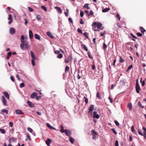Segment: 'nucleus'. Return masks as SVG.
Masks as SVG:
<instances>
[{
  "instance_id": "1",
  "label": "nucleus",
  "mask_w": 146,
  "mask_h": 146,
  "mask_svg": "<svg viewBox=\"0 0 146 146\" xmlns=\"http://www.w3.org/2000/svg\"><path fill=\"white\" fill-rule=\"evenodd\" d=\"M27 38L25 37L23 35L21 36V43L20 44V47L22 50L25 49L28 50L30 48L28 42L27 41Z\"/></svg>"
},
{
  "instance_id": "2",
  "label": "nucleus",
  "mask_w": 146,
  "mask_h": 146,
  "mask_svg": "<svg viewBox=\"0 0 146 146\" xmlns=\"http://www.w3.org/2000/svg\"><path fill=\"white\" fill-rule=\"evenodd\" d=\"M135 88L136 92L137 93H139V90H140L141 88L138 83V79H137L136 81Z\"/></svg>"
},
{
  "instance_id": "3",
  "label": "nucleus",
  "mask_w": 146,
  "mask_h": 146,
  "mask_svg": "<svg viewBox=\"0 0 146 146\" xmlns=\"http://www.w3.org/2000/svg\"><path fill=\"white\" fill-rule=\"evenodd\" d=\"M64 133H65L66 136L69 137H70L72 134V131L68 129H65Z\"/></svg>"
},
{
  "instance_id": "4",
  "label": "nucleus",
  "mask_w": 146,
  "mask_h": 146,
  "mask_svg": "<svg viewBox=\"0 0 146 146\" xmlns=\"http://www.w3.org/2000/svg\"><path fill=\"white\" fill-rule=\"evenodd\" d=\"M72 59V55L69 56L67 59H65L64 61L66 63H67L69 62L70 61L71 62Z\"/></svg>"
},
{
  "instance_id": "5",
  "label": "nucleus",
  "mask_w": 146,
  "mask_h": 146,
  "mask_svg": "<svg viewBox=\"0 0 146 146\" xmlns=\"http://www.w3.org/2000/svg\"><path fill=\"white\" fill-rule=\"evenodd\" d=\"M94 108V106L93 105H91L89 108V111H88V113L92 115V111Z\"/></svg>"
},
{
  "instance_id": "6",
  "label": "nucleus",
  "mask_w": 146,
  "mask_h": 146,
  "mask_svg": "<svg viewBox=\"0 0 146 146\" xmlns=\"http://www.w3.org/2000/svg\"><path fill=\"white\" fill-rule=\"evenodd\" d=\"M93 118H95L97 119H99L100 117V115L99 114H97V112L96 111H94L93 112Z\"/></svg>"
},
{
  "instance_id": "7",
  "label": "nucleus",
  "mask_w": 146,
  "mask_h": 146,
  "mask_svg": "<svg viewBox=\"0 0 146 146\" xmlns=\"http://www.w3.org/2000/svg\"><path fill=\"white\" fill-rule=\"evenodd\" d=\"M1 100L4 106H6L7 105V102L5 97L3 96L1 97Z\"/></svg>"
},
{
  "instance_id": "8",
  "label": "nucleus",
  "mask_w": 146,
  "mask_h": 146,
  "mask_svg": "<svg viewBox=\"0 0 146 146\" xmlns=\"http://www.w3.org/2000/svg\"><path fill=\"white\" fill-rule=\"evenodd\" d=\"M9 32L10 34L13 35L15 33V30L14 28L11 27L9 29Z\"/></svg>"
},
{
  "instance_id": "9",
  "label": "nucleus",
  "mask_w": 146,
  "mask_h": 146,
  "mask_svg": "<svg viewBox=\"0 0 146 146\" xmlns=\"http://www.w3.org/2000/svg\"><path fill=\"white\" fill-rule=\"evenodd\" d=\"M31 55L32 59V60H36V57H35L34 53L32 51H31Z\"/></svg>"
},
{
  "instance_id": "10",
  "label": "nucleus",
  "mask_w": 146,
  "mask_h": 146,
  "mask_svg": "<svg viewBox=\"0 0 146 146\" xmlns=\"http://www.w3.org/2000/svg\"><path fill=\"white\" fill-rule=\"evenodd\" d=\"M51 140L49 138H48L46 141V143L48 146H50V143L51 142Z\"/></svg>"
},
{
  "instance_id": "11",
  "label": "nucleus",
  "mask_w": 146,
  "mask_h": 146,
  "mask_svg": "<svg viewBox=\"0 0 146 146\" xmlns=\"http://www.w3.org/2000/svg\"><path fill=\"white\" fill-rule=\"evenodd\" d=\"M46 126H47V127L48 128H49V129H54V130H56V129L51 126V125H50L48 123H46Z\"/></svg>"
},
{
  "instance_id": "12",
  "label": "nucleus",
  "mask_w": 146,
  "mask_h": 146,
  "mask_svg": "<svg viewBox=\"0 0 146 146\" xmlns=\"http://www.w3.org/2000/svg\"><path fill=\"white\" fill-rule=\"evenodd\" d=\"M15 111L16 114H24L23 112L20 110H17Z\"/></svg>"
},
{
  "instance_id": "13",
  "label": "nucleus",
  "mask_w": 146,
  "mask_h": 146,
  "mask_svg": "<svg viewBox=\"0 0 146 146\" xmlns=\"http://www.w3.org/2000/svg\"><path fill=\"white\" fill-rule=\"evenodd\" d=\"M27 103L31 107L33 108L34 107V105L31 102L29 101H27Z\"/></svg>"
},
{
  "instance_id": "14",
  "label": "nucleus",
  "mask_w": 146,
  "mask_h": 146,
  "mask_svg": "<svg viewBox=\"0 0 146 146\" xmlns=\"http://www.w3.org/2000/svg\"><path fill=\"white\" fill-rule=\"evenodd\" d=\"M16 141V139L15 138H14V137H12L11 138H10L9 139V142L10 143H11V141H13V142H15Z\"/></svg>"
},
{
  "instance_id": "15",
  "label": "nucleus",
  "mask_w": 146,
  "mask_h": 146,
  "mask_svg": "<svg viewBox=\"0 0 146 146\" xmlns=\"http://www.w3.org/2000/svg\"><path fill=\"white\" fill-rule=\"evenodd\" d=\"M3 93L5 95V96L8 99H9V94L6 92H3Z\"/></svg>"
},
{
  "instance_id": "16",
  "label": "nucleus",
  "mask_w": 146,
  "mask_h": 146,
  "mask_svg": "<svg viewBox=\"0 0 146 146\" xmlns=\"http://www.w3.org/2000/svg\"><path fill=\"white\" fill-rule=\"evenodd\" d=\"M29 37L30 39H32L33 37V35L32 31L31 30H29Z\"/></svg>"
},
{
  "instance_id": "17",
  "label": "nucleus",
  "mask_w": 146,
  "mask_h": 146,
  "mask_svg": "<svg viewBox=\"0 0 146 146\" xmlns=\"http://www.w3.org/2000/svg\"><path fill=\"white\" fill-rule=\"evenodd\" d=\"M46 34L49 37L52 39L53 38H54V36L51 35V33L49 31L47 32L46 33Z\"/></svg>"
},
{
  "instance_id": "18",
  "label": "nucleus",
  "mask_w": 146,
  "mask_h": 146,
  "mask_svg": "<svg viewBox=\"0 0 146 146\" xmlns=\"http://www.w3.org/2000/svg\"><path fill=\"white\" fill-rule=\"evenodd\" d=\"M35 38L36 39H37L38 40H40L41 39V37L40 36L37 34H35Z\"/></svg>"
},
{
  "instance_id": "19",
  "label": "nucleus",
  "mask_w": 146,
  "mask_h": 146,
  "mask_svg": "<svg viewBox=\"0 0 146 146\" xmlns=\"http://www.w3.org/2000/svg\"><path fill=\"white\" fill-rule=\"evenodd\" d=\"M36 95L37 93L36 92H33L31 95V97L32 98H34L36 96Z\"/></svg>"
},
{
  "instance_id": "20",
  "label": "nucleus",
  "mask_w": 146,
  "mask_h": 146,
  "mask_svg": "<svg viewBox=\"0 0 146 146\" xmlns=\"http://www.w3.org/2000/svg\"><path fill=\"white\" fill-rule=\"evenodd\" d=\"M36 18L37 20L38 21H41L42 20V18L41 16L40 15H37L36 16Z\"/></svg>"
},
{
  "instance_id": "21",
  "label": "nucleus",
  "mask_w": 146,
  "mask_h": 146,
  "mask_svg": "<svg viewBox=\"0 0 146 146\" xmlns=\"http://www.w3.org/2000/svg\"><path fill=\"white\" fill-rule=\"evenodd\" d=\"M69 141L72 144H73L74 142V139L70 136L69 137Z\"/></svg>"
},
{
  "instance_id": "22",
  "label": "nucleus",
  "mask_w": 146,
  "mask_h": 146,
  "mask_svg": "<svg viewBox=\"0 0 146 146\" xmlns=\"http://www.w3.org/2000/svg\"><path fill=\"white\" fill-rule=\"evenodd\" d=\"M89 5L88 3H86L83 6V7L85 8H86L87 9H89L90 8V7H88Z\"/></svg>"
},
{
  "instance_id": "23",
  "label": "nucleus",
  "mask_w": 146,
  "mask_h": 146,
  "mask_svg": "<svg viewBox=\"0 0 146 146\" xmlns=\"http://www.w3.org/2000/svg\"><path fill=\"white\" fill-rule=\"evenodd\" d=\"M110 10L109 8H106L102 10V12L103 13L106 12Z\"/></svg>"
},
{
  "instance_id": "24",
  "label": "nucleus",
  "mask_w": 146,
  "mask_h": 146,
  "mask_svg": "<svg viewBox=\"0 0 146 146\" xmlns=\"http://www.w3.org/2000/svg\"><path fill=\"white\" fill-rule=\"evenodd\" d=\"M1 112L3 113H5L6 114H7L8 113V110L5 109H3L1 111Z\"/></svg>"
},
{
  "instance_id": "25",
  "label": "nucleus",
  "mask_w": 146,
  "mask_h": 146,
  "mask_svg": "<svg viewBox=\"0 0 146 146\" xmlns=\"http://www.w3.org/2000/svg\"><path fill=\"white\" fill-rule=\"evenodd\" d=\"M138 105L141 108H144V106H142L140 101H139L138 103Z\"/></svg>"
},
{
  "instance_id": "26",
  "label": "nucleus",
  "mask_w": 146,
  "mask_h": 146,
  "mask_svg": "<svg viewBox=\"0 0 146 146\" xmlns=\"http://www.w3.org/2000/svg\"><path fill=\"white\" fill-rule=\"evenodd\" d=\"M102 25V24L100 22L98 23L97 25V27L98 29H100Z\"/></svg>"
},
{
  "instance_id": "27",
  "label": "nucleus",
  "mask_w": 146,
  "mask_h": 146,
  "mask_svg": "<svg viewBox=\"0 0 146 146\" xmlns=\"http://www.w3.org/2000/svg\"><path fill=\"white\" fill-rule=\"evenodd\" d=\"M55 8L60 12V13H61L62 12V9L61 8L58 7H55Z\"/></svg>"
},
{
  "instance_id": "28",
  "label": "nucleus",
  "mask_w": 146,
  "mask_h": 146,
  "mask_svg": "<svg viewBox=\"0 0 146 146\" xmlns=\"http://www.w3.org/2000/svg\"><path fill=\"white\" fill-rule=\"evenodd\" d=\"M128 107L129 108V110H131L132 108V105L131 103L128 104Z\"/></svg>"
},
{
  "instance_id": "29",
  "label": "nucleus",
  "mask_w": 146,
  "mask_h": 146,
  "mask_svg": "<svg viewBox=\"0 0 146 146\" xmlns=\"http://www.w3.org/2000/svg\"><path fill=\"white\" fill-rule=\"evenodd\" d=\"M139 28H140V30H141V32L143 34L144 32L146 31L145 30V29H144L142 27H140Z\"/></svg>"
},
{
  "instance_id": "30",
  "label": "nucleus",
  "mask_w": 146,
  "mask_h": 146,
  "mask_svg": "<svg viewBox=\"0 0 146 146\" xmlns=\"http://www.w3.org/2000/svg\"><path fill=\"white\" fill-rule=\"evenodd\" d=\"M82 47L83 46L84 48V49L86 51H88V49L87 47L84 44H82L81 45Z\"/></svg>"
},
{
  "instance_id": "31",
  "label": "nucleus",
  "mask_w": 146,
  "mask_h": 146,
  "mask_svg": "<svg viewBox=\"0 0 146 146\" xmlns=\"http://www.w3.org/2000/svg\"><path fill=\"white\" fill-rule=\"evenodd\" d=\"M69 69V67L67 66H66L65 68V73H67Z\"/></svg>"
},
{
  "instance_id": "32",
  "label": "nucleus",
  "mask_w": 146,
  "mask_h": 146,
  "mask_svg": "<svg viewBox=\"0 0 146 146\" xmlns=\"http://www.w3.org/2000/svg\"><path fill=\"white\" fill-rule=\"evenodd\" d=\"M41 7L42 9L43 10H44L45 11H46L47 10L46 8L44 5H42L41 6Z\"/></svg>"
},
{
  "instance_id": "33",
  "label": "nucleus",
  "mask_w": 146,
  "mask_h": 146,
  "mask_svg": "<svg viewBox=\"0 0 146 146\" xmlns=\"http://www.w3.org/2000/svg\"><path fill=\"white\" fill-rule=\"evenodd\" d=\"M131 130L133 133H136L135 131L134 130V126L133 125L131 127Z\"/></svg>"
},
{
  "instance_id": "34",
  "label": "nucleus",
  "mask_w": 146,
  "mask_h": 146,
  "mask_svg": "<svg viewBox=\"0 0 146 146\" xmlns=\"http://www.w3.org/2000/svg\"><path fill=\"white\" fill-rule=\"evenodd\" d=\"M0 131L1 133L3 134H4L5 132V130L2 129H0Z\"/></svg>"
},
{
  "instance_id": "35",
  "label": "nucleus",
  "mask_w": 146,
  "mask_h": 146,
  "mask_svg": "<svg viewBox=\"0 0 146 146\" xmlns=\"http://www.w3.org/2000/svg\"><path fill=\"white\" fill-rule=\"evenodd\" d=\"M62 55L60 53L58 54L57 56V58H61L62 57Z\"/></svg>"
},
{
  "instance_id": "36",
  "label": "nucleus",
  "mask_w": 146,
  "mask_h": 146,
  "mask_svg": "<svg viewBox=\"0 0 146 146\" xmlns=\"http://www.w3.org/2000/svg\"><path fill=\"white\" fill-rule=\"evenodd\" d=\"M25 86V83H22L20 84L19 87L20 88H22L24 87Z\"/></svg>"
},
{
  "instance_id": "37",
  "label": "nucleus",
  "mask_w": 146,
  "mask_h": 146,
  "mask_svg": "<svg viewBox=\"0 0 146 146\" xmlns=\"http://www.w3.org/2000/svg\"><path fill=\"white\" fill-rule=\"evenodd\" d=\"M87 54L88 56V57L90 59H92L93 58V57L91 56L90 54V52H87Z\"/></svg>"
},
{
  "instance_id": "38",
  "label": "nucleus",
  "mask_w": 146,
  "mask_h": 146,
  "mask_svg": "<svg viewBox=\"0 0 146 146\" xmlns=\"http://www.w3.org/2000/svg\"><path fill=\"white\" fill-rule=\"evenodd\" d=\"M84 12L82 11L81 10L80 11V15L81 17H82L84 15Z\"/></svg>"
},
{
  "instance_id": "39",
  "label": "nucleus",
  "mask_w": 146,
  "mask_h": 146,
  "mask_svg": "<svg viewBox=\"0 0 146 146\" xmlns=\"http://www.w3.org/2000/svg\"><path fill=\"white\" fill-rule=\"evenodd\" d=\"M60 127L61 128V129L60 130V131L61 133H64V127L62 125H61L60 126Z\"/></svg>"
},
{
  "instance_id": "40",
  "label": "nucleus",
  "mask_w": 146,
  "mask_h": 146,
  "mask_svg": "<svg viewBox=\"0 0 146 146\" xmlns=\"http://www.w3.org/2000/svg\"><path fill=\"white\" fill-rule=\"evenodd\" d=\"M84 35L85 36L86 38H88V36L87 33L85 32L84 33Z\"/></svg>"
},
{
  "instance_id": "41",
  "label": "nucleus",
  "mask_w": 146,
  "mask_h": 146,
  "mask_svg": "<svg viewBox=\"0 0 146 146\" xmlns=\"http://www.w3.org/2000/svg\"><path fill=\"white\" fill-rule=\"evenodd\" d=\"M93 15V12L92 11H91L88 14V17H89L90 16L92 15Z\"/></svg>"
},
{
  "instance_id": "42",
  "label": "nucleus",
  "mask_w": 146,
  "mask_h": 146,
  "mask_svg": "<svg viewBox=\"0 0 146 146\" xmlns=\"http://www.w3.org/2000/svg\"><path fill=\"white\" fill-rule=\"evenodd\" d=\"M138 133L141 135L143 136V134L141 132V131L140 130H139V129H138Z\"/></svg>"
},
{
  "instance_id": "43",
  "label": "nucleus",
  "mask_w": 146,
  "mask_h": 146,
  "mask_svg": "<svg viewBox=\"0 0 146 146\" xmlns=\"http://www.w3.org/2000/svg\"><path fill=\"white\" fill-rule=\"evenodd\" d=\"M28 130L31 133H32L33 131V129L30 127H28L27 128Z\"/></svg>"
},
{
  "instance_id": "44",
  "label": "nucleus",
  "mask_w": 146,
  "mask_h": 146,
  "mask_svg": "<svg viewBox=\"0 0 146 146\" xmlns=\"http://www.w3.org/2000/svg\"><path fill=\"white\" fill-rule=\"evenodd\" d=\"M107 47V45L105 43H104L103 45V48L104 50H105Z\"/></svg>"
},
{
  "instance_id": "45",
  "label": "nucleus",
  "mask_w": 146,
  "mask_h": 146,
  "mask_svg": "<svg viewBox=\"0 0 146 146\" xmlns=\"http://www.w3.org/2000/svg\"><path fill=\"white\" fill-rule=\"evenodd\" d=\"M96 97L97 98L99 99H101V97L99 96V93L98 92H97L96 94Z\"/></svg>"
},
{
  "instance_id": "46",
  "label": "nucleus",
  "mask_w": 146,
  "mask_h": 146,
  "mask_svg": "<svg viewBox=\"0 0 146 146\" xmlns=\"http://www.w3.org/2000/svg\"><path fill=\"white\" fill-rule=\"evenodd\" d=\"M28 8L29 11L30 12H32L33 11V10L30 7H28Z\"/></svg>"
},
{
  "instance_id": "47",
  "label": "nucleus",
  "mask_w": 146,
  "mask_h": 146,
  "mask_svg": "<svg viewBox=\"0 0 146 146\" xmlns=\"http://www.w3.org/2000/svg\"><path fill=\"white\" fill-rule=\"evenodd\" d=\"M84 98H85V101L86 104H87L88 101V99L85 96L84 97Z\"/></svg>"
},
{
  "instance_id": "48",
  "label": "nucleus",
  "mask_w": 146,
  "mask_h": 146,
  "mask_svg": "<svg viewBox=\"0 0 146 146\" xmlns=\"http://www.w3.org/2000/svg\"><path fill=\"white\" fill-rule=\"evenodd\" d=\"M120 84L122 85H123L125 84V82L124 81H121L120 82Z\"/></svg>"
},
{
  "instance_id": "49",
  "label": "nucleus",
  "mask_w": 146,
  "mask_h": 146,
  "mask_svg": "<svg viewBox=\"0 0 146 146\" xmlns=\"http://www.w3.org/2000/svg\"><path fill=\"white\" fill-rule=\"evenodd\" d=\"M41 97V96H36V99L37 100H39L40 99V98Z\"/></svg>"
},
{
  "instance_id": "50",
  "label": "nucleus",
  "mask_w": 146,
  "mask_h": 146,
  "mask_svg": "<svg viewBox=\"0 0 146 146\" xmlns=\"http://www.w3.org/2000/svg\"><path fill=\"white\" fill-rule=\"evenodd\" d=\"M77 31L78 33L81 34H83V33L82 30H81L80 29L78 28L77 29Z\"/></svg>"
},
{
  "instance_id": "51",
  "label": "nucleus",
  "mask_w": 146,
  "mask_h": 146,
  "mask_svg": "<svg viewBox=\"0 0 146 146\" xmlns=\"http://www.w3.org/2000/svg\"><path fill=\"white\" fill-rule=\"evenodd\" d=\"M54 53L55 54H60V51H59V50H56V51H54Z\"/></svg>"
},
{
  "instance_id": "52",
  "label": "nucleus",
  "mask_w": 146,
  "mask_h": 146,
  "mask_svg": "<svg viewBox=\"0 0 146 146\" xmlns=\"http://www.w3.org/2000/svg\"><path fill=\"white\" fill-rule=\"evenodd\" d=\"M91 133L92 134L94 135V134H97V133L95 131V130L94 129H93L91 131Z\"/></svg>"
},
{
  "instance_id": "53",
  "label": "nucleus",
  "mask_w": 146,
  "mask_h": 146,
  "mask_svg": "<svg viewBox=\"0 0 146 146\" xmlns=\"http://www.w3.org/2000/svg\"><path fill=\"white\" fill-rule=\"evenodd\" d=\"M98 23H97L96 22H94L93 23V26L94 27H97V25Z\"/></svg>"
},
{
  "instance_id": "54",
  "label": "nucleus",
  "mask_w": 146,
  "mask_h": 146,
  "mask_svg": "<svg viewBox=\"0 0 146 146\" xmlns=\"http://www.w3.org/2000/svg\"><path fill=\"white\" fill-rule=\"evenodd\" d=\"M10 79L11 80H12L13 82H15L14 78L13 76H11Z\"/></svg>"
},
{
  "instance_id": "55",
  "label": "nucleus",
  "mask_w": 146,
  "mask_h": 146,
  "mask_svg": "<svg viewBox=\"0 0 146 146\" xmlns=\"http://www.w3.org/2000/svg\"><path fill=\"white\" fill-rule=\"evenodd\" d=\"M9 18H8V20H12V15L11 14H9Z\"/></svg>"
},
{
  "instance_id": "56",
  "label": "nucleus",
  "mask_w": 146,
  "mask_h": 146,
  "mask_svg": "<svg viewBox=\"0 0 146 146\" xmlns=\"http://www.w3.org/2000/svg\"><path fill=\"white\" fill-rule=\"evenodd\" d=\"M27 138H28V139L29 140H30V141L31 140V139L30 138V135L29 134L27 133Z\"/></svg>"
},
{
  "instance_id": "57",
  "label": "nucleus",
  "mask_w": 146,
  "mask_h": 146,
  "mask_svg": "<svg viewBox=\"0 0 146 146\" xmlns=\"http://www.w3.org/2000/svg\"><path fill=\"white\" fill-rule=\"evenodd\" d=\"M133 67V66L132 65H131L129 66L127 68V71H128L129 70H130L131 68H132Z\"/></svg>"
},
{
  "instance_id": "58",
  "label": "nucleus",
  "mask_w": 146,
  "mask_h": 146,
  "mask_svg": "<svg viewBox=\"0 0 146 146\" xmlns=\"http://www.w3.org/2000/svg\"><path fill=\"white\" fill-rule=\"evenodd\" d=\"M111 130L113 131V132L115 134H117V132L115 131V129L114 128H112L111 129Z\"/></svg>"
},
{
  "instance_id": "59",
  "label": "nucleus",
  "mask_w": 146,
  "mask_h": 146,
  "mask_svg": "<svg viewBox=\"0 0 146 146\" xmlns=\"http://www.w3.org/2000/svg\"><path fill=\"white\" fill-rule=\"evenodd\" d=\"M34 60H32V64L33 66H34L35 65V62L34 61Z\"/></svg>"
},
{
  "instance_id": "60",
  "label": "nucleus",
  "mask_w": 146,
  "mask_h": 146,
  "mask_svg": "<svg viewBox=\"0 0 146 146\" xmlns=\"http://www.w3.org/2000/svg\"><path fill=\"white\" fill-rule=\"evenodd\" d=\"M115 146H119L118 142V141L117 140H116L115 141Z\"/></svg>"
},
{
  "instance_id": "61",
  "label": "nucleus",
  "mask_w": 146,
  "mask_h": 146,
  "mask_svg": "<svg viewBox=\"0 0 146 146\" xmlns=\"http://www.w3.org/2000/svg\"><path fill=\"white\" fill-rule=\"evenodd\" d=\"M84 23V21L82 19H81L80 20V23L81 24H83Z\"/></svg>"
},
{
  "instance_id": "62",
  "label": "nucleus",
  "mask_w": 146,
  "mask_h": 146,
  "mask_svg": "<svg viewBox=\"0 0 146 146\" xmlns=\"http://www.w3.org/2000/svg\"><path fill=\"white\" fill-rule=\"evenodd\" d=\"M92 69L93 70H94L96 69V66L94 64H93L92 66Z\"/></svg>"
},
{
  "instance_id": "63",
  "label": "nucleus",
  "mask_w": 146,
  "mask_h": 146,
  "mask_svg": "<svg viewBox=\"0 0 146 146\" xmlns=\"http://www.w3.org/2000/svg\"><path fill=\"white\" fill-rule=\"evenodd\" d=\"M68 20L71 23H73L72 19L71 17H69L68 18Z\"/></svg>"
},
{
  "instance_id": "64",
  "label": "nucleus",
  "mask_w": 146,
  "mask_h": 146,
  "mask_svg": "<svg viewBox=\"0 0 146 146\" xmlns=\"http://www.w3.org/2000/svg\"><path fill=\"white\" fill-rule=\"evenodd\" d=\"M130 35L134 38L136 39L137 37L134 35L132 33H130Z\"/></svg>"
}]
</instances>
